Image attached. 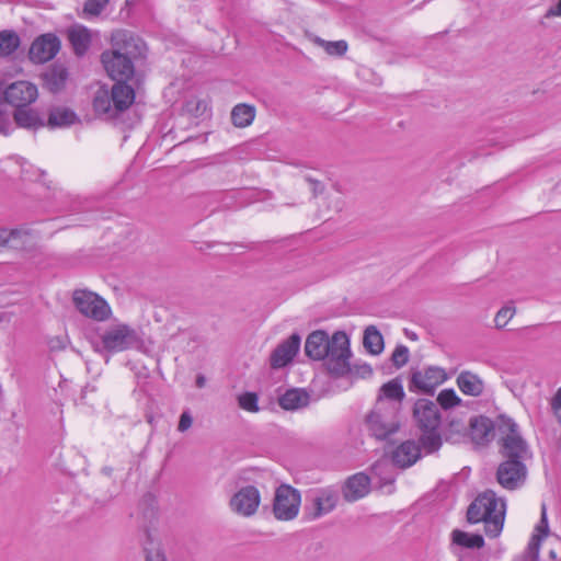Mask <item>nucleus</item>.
Here are the masks:
<instances>
[{"instance_id":"31","label":"nucleus","mask_w":561,"mask_h":561,"mask_svg":"<svg viewBox=\"0 0 561 561\" xmlns=\"http://www.w3.org/2000/svg\"><path fill=\"white\" fill-rule=\"evenodd\" d=\"M28 236V232L24 229H5L0 228V247H12L18 248L20 243L18 241H23L25 237Z\"/></svg>"},{"instance_id":"33","label":"nucleus","mask_w":561,"mask_h":561,"mask_svg":"<svg viewBox=\"0 0 561 561\" xmlns=\"http://www.w3.org/2000/svg\"><path fill=\"white\" fill-rule=\"evenodd\" d=\"M314 43L321 46L325 53L331 56H344L348 48V45L344 39L330 42L320 37H316Z\"/></svg>"},{"instance_id":"5","label":"nucleus","mask_w":561,"mask_h":561,"mask_svg":"<svg viewBox=\"0 0 561 561\" xmlns=\"http://www.w3.org/2000/svg\"><path fill=\"white\" fill-rule=\"evenodd\" d=\"M127 81H116L111 90L101 87L94 95L93 108L98 114L114 117L127 110L135 100L134 89Z\"/></svg>"},{"instance_id":"6","label":"nucleus","mask_w":561,"mask_h":561,"mask_svg":"<svg viewBox=\"0 0 561 561\" xmlns=\"http://www.w3.org/2000/svg\"><path fill=\"white\" fill-rule=\"evenodd\" d=\"M366 426L377 439H386L400 427L398 404L377 398L374 409L366 416Z\"/></svg>"},{"instance_id":"32","label":"nucleus","mask_w":561,"mask_h":561,"mask_svg":"<svg viewBox=\"0 0 561 561\" xmlns=\"http://www.w3.org/2000/svg\"><path fill=\"white\" fill-rule=\"evenodd\" d=\"M20 45L19 36L12 31H2L0 33V56H9L14 53Z\"/></svg>"},{"instance_id":"50","label":"nucleus","mask_w":561,"mask_h":561,"mask_svg":"<svg viewBox=\"0 0 561 561\" xmlns=\"http://www.w3.org/2000/svg\"><path fill=\"white\" fill-rule=\"evenodd\" d=\"M205 382H206V379H205V377L203 375H198L196 377V386L198 388H203L205 386Z\"/></svg>"},{"instance_id":"46","label":"nucleus","mask_w":561,"mask_h":561,"mask_svg":"<svg viewBox=\"0 0 561 561\" xmlns=\"http://www.w3.org/2000/svg\"><path fill=\"white\" fill-rule=\"evenodd\" d=\"M545 16L548 19L552 16H561V0L556 5L550 7Z\"/></svg>"},{"instance_id":"9","label":"nucleus","mask_w":561,"mask_h":561,"mask_svg":"<svg viewBox=\"0 0 561 561\" xmlns=\"http://www.w3.org/2000/svg\"><path fill=\"white\" fill-rule=\"evenodd\" d=\"M300 503L299 491L288 484H282L275 491L273 514L278 520H293L299 513Z\"/></svg>"},{"instance_id":"35","label":"nucleus","mask_w":561,"mask_h":561,"mask_svg":"<svg viewBox=\"0 0 561 561\" xmlns=\"http://www.w3.org/2000/svg\"><path fill=\"white\" fill-rule=\"evenodd\" d=\"M257 401H259L257 394L254 392H245L238 397L239 407L249 412H257L259 411Z\"/></svg>"},{"instance_id":"21","label":"nucleus","mask_w":561,"mask_h":561,"mask_svg":"<svg viewBox=\"0 0 561 561\" xmlns=\"http://www.w3.org/2000/svg\"><path fill=\"white\" fill-rule=\"evenodd\" d=\"M456 383L459 390L466 396L479 397L484 391L483 380L469 370L461 371L457 376Z\"/></svg>"},{"instance_id":"18","label":"nucleus","mask_w":561,"mask_h":561,"mask_svg":"<svg viewBox=\"0 0 561 561\" xmlns=\"http://www.w3.org/2000/svg\"><path fill=\"white\" fill-rule=\"evenodd\" d=\"M421 457V447L414 440H405L392 451V462L400 468H409Z\"/></svg>"},{"instance_id":"36","label":"nucleus","mask_w":561,"mask_h":561,"mask_svg":"<svg viewBox=\"0 0 561 561\" xmlns=\"http://www.w3.org/2000/svg\"><path fill=\"white\" fill-rule=\"evenodd\" d=\"M515 308L512 307V306H504L503 308H501L496 316H495V319H494V322H495V327L497 329H502L504 328L508 321L513 318V316L515 314Z\"/></svg>"},{"instance_id":"52","label":"nucleus","mask_w":561,"mask_h":561,"mask_svg":"<svg viewBox=\"0 0 561 561\" xmlns=\"http://www.w3.org/2000/svg\"><path fill=\"white\" fill-rule=\"evenodd\" d=\"M104 471L110 474L111 473V469L110 468H104Z\"/></svg>"},{"instance_id":"4","label":"nucleus","mask_w":561,"mask_h":561,"mask_svg":"<svg viewBox=\"0 0 561 561\" xmlns=\"http://www.w3.org/2000/svg\"><path fill=\"white\" fill-rule=\"evenodd\" d=\"M413 417L421 432L420 443L425 453L437 451L443 444L439 433L442 416L438 405L428 399H419L413 408Z\"/></svg>"},{"instance_id":"1","label":"nucleus","mask_w":561,"mask_h":561,"mask_svg":"<svg viewBox=\"0 0 561 561\" xmlns=\"http://www.w3.org/2000/svg\"><path fill=\"white\" fill-rule=\"evenodd\" d=\"M305 354L313 360H325L333 377H343L351 370L350 339L344 331H335L331 337L323 330L312 331L306 339Z\"/></svg>"},{"instance_id":"20","label":"nucleus","mask_w":561,"mask_h":561,"mask_svg":"<svg viewBox=\"0 0 561 561\" xmlns=\"http://www.w3.org/2000/svg\"><path fill=\"white\" fill-rule=\"evenodd\" d=\"M470 437L477 445H485L493 437V424L485 416H477L470 421Z\"/></svg>"},{"instance_id":"8","label":"nucleus","mask_w":561,"mask_h":561,"mask_svg":"<svg viewBox=\"0 0 561 561\" xmlns=\"http://www.w3.org/2000/svg\"><path fill=\"white\" fill-rule=\"evenodd\" d=\"M510 432L501 438L500 454L504 461H522L527 465L533 459L528 443L522 437L516 423L508 424Z\"/></svg>"},{"instance_id":"17","label":"nucleus","mask_w":561,"mask_h":561,"mask_svg":"<svg viewBox=\"0 0 561 561\" xmlns=\"http://www.w3.org/2000/svg\"><path fill=\"white\" fill-rule=\"evenodd\" d=\"M60 49V41L54 34H44L31 45L30 58L38 64L51 60Z\"/></svg>"},{"instance_id":"3","label":"nucleus","mask_w":561,"mask_h":561,"mask_svg":"<svg viewBox=\"0 0 561 561\" xmlns=\"http://www.w3.org/2000/svg\"><path fill=\"white\" fill-rule=\"evenodd\" d=\"M505 512V501L497 497L494 491L486 490L469 505L467 519L471 524L484 523L485 534L497 537L503 529Z\"/></svg>"},{"instance_id":"23","label":"nucleus","mask_w":561,"mask_h":561,"mask_svg":"<svg viewBox=\"0 0 561 561\" xmlns=\"http://www.w3.org/2000/svg\"><path fill=\"white\" fill-rule=\"evenodd\" d=\"M68 70L61 65H54L43 75L45 87L53 93L61 91L68 80Z\"/></svg>"},{"instance_id":"39","label":"nucleus","mask_w":561,"mask_h":561,"mask_svg":"<svg viewBox=\"0 0 561 561\" xmlns=\"http://www.w3.org/2000/svg\"><path fill=\"white\" fill-rule=\"evenodd\" d=\"M108 0H87L84 11L91 14H99L107 4Z\"/></svg>"},{"instance_id":"2","label":"nucleus","mask_w":561,"mask_h":561,"mask_svg":"<svg viewBox=\"0 0 561 561\" xmlns=\"http://www.w3.org/2000/svg\"><path fill=\"white\" fill-rule=\"evenodd\" d=\"M145 43L128 31H116L112 35V49L101 55L108 77L115 81H128L135 73L134 61L144 56Z\"/></svg>"},{"instance_id":"22","label":"nucleus","mask_w":561,"mask_h":561,"mask_svg":"<svg viewBox=\"0 0 561 561\" xmlns=\"http://www.w3.org/2000/svg\"><path fill=\"white\" fill-rule=\"evenodd\" d=\"M68 39L77 56H83L91 44L89 30L81 25H75L68 30Z\"/></svg>"},{"instance_id":"48","label":"nucleus","mask_w":561,"mask_h":561,"mask_svg":"<svg viewBox=\"0 0 561 561\" xmlns=\"http://www.w3.org/2000/svg\"><path fill=\"white\" fill-rule=\"evenodd\" d=\"M49 347L51 350H64L65 348V343L59 337H55V339H51L49 341Z\"/></svg>"},{"instance_id":"30","label":"nucleus","mask_w":561,"mask_h":561,"mask_svg":"<svg viewBox=\"0 0 561 561\" xmlns=\"http://www.w3.org/2000/svg\"><path fill=\"white\" fill-rule=\"evenodd\" d=\"M453 542L463 548H482L484 546V539L479 534H469L459 529H455L451 533Z\"/></svg>"},{"instance_id":"44","label":"nucleus","mask_w":561,"mask_h":561,"mask_svg":"<svg viewBox=\"0 0 561 561\" xmlns=\"http://www.w3.org/2000/svg\"><path fill=\"white\" fill-rule=\"evenodd\" d=\"M146 561H167L165 554L160 548L147 550Z\"/></svg>"},{"instance_id":"11","label":"nucleus","mask_w":561,"mask_h":561,"mask_svg":"<svg viewBox=\"0 0 561 561\" xmlns=\"http://www.w3.org/2000/svg\"><path fill=\"white\" fill-rule=\"evenodd\" d=\"M528 477V468L522 461H502L496 470L497 483L507 491L524 486Z\"/></svg>"},{"instance_id":"43","label":"nucleus","mask_w":561,"mask_h":561,"mask_svg":"<svg viewBox=\"0 0 561 561\" xmlns=\"http://www.w3.org/2000/svg\"><path fill=\"white\" fill-rule=\"evenodd\" d=\"M551 409L553 413L561 420V387L557 390L551 399Z\"/></svg>"},{"instance_id":"15","label":"nucleus","mask_w":561,"mask_h":561,"mask_svg":"<svg viewBox=\"0 0 561 561\" xmlns=\"http://www.w3.org/2000/svg\"><path fill=\"white\" fill-rule=\"evenodd\" d=\"M339 493L333 488L318 489L312 492L311 506L307 507V515L314 520L332 512L337 503Z\"/></svg>"},{"instance_id":"29","label":"nucleus","mask_w":561,"mask_h":561,"mask_svg":"<svg viewBox=\"0 0 561 561\" xmlns=\"http://www.w3.org/2000/svg\"><path fill=\"white\" fill-rule=\"evenodd\" d=\"M404 396L405 393L401 382L398 379H392L382 385L378 398H383L387 401L396 402L398 404V411H400V405Z\"/></svg>"},{"instance_id":"38","label":"nucleus","mask_w":561,"mask_h":561,"mask_svg":"<svg viewBox=\"0 0 561 561\" xmlns=\"http://www.w3.org/2000/svg\"><path fill=\"white\" fill-rule=\"evenodd\" d=\"M350 368H351V370L347 374H351L354 376L367 378L373 375V369H371L370 365H368L366 363L354 364L353 366L350 365Z\"/></svg>"},{"instance_id":"19","label":"nucleus","mask_w":561,"mask_h":561,"mask_svg":"<svg viewBox=\"0 0 561 561\" xmlns=\"http://www.w3.org/2000/svg\"><path fill=\"white\" fill-rule=\"evenodd\" d=\"M370 479L365 473L350 477L343 486V496L347 502H355L369 493Z\"/></svg>"},{"instance_id":"51","label":"nucleus","mask_w":561,"mask_h":561,"mask_svg":"<svg viewBox=\"0 0 561 561\" xmlns=\"http://www.w3.org/2000/svg\"><path fill=\"white\" fill-rule=\"evenodd\" d=\"M405 333H407V336H409L410 339L416 340V334L415 333H411L410 334L408 331H405Z\"/></svg>"},{"instance_id":"45","label":"nucleus","mask_w":561,"mask_h":561,"mask_svg":"<svg viewBox=\"0 0 561 561\" xmlns=\"http://www.w3.org/2000/svg\"><path fill=\"white\" fill-rule=\"evenodd\" d=\"M542 540L541 538V535H533L529 543H528V549L538 554V551H539V545H540V541Z\"/></svg>"},{"instance_id":"24","label":"nucleus","mask_w":561,"mask_h":561,"mask_svg":"<svg viewBox=\"0 0 561 561\" xmlns=\"http://www.w3.org/2000/svg\"><path fill=\"white\" fill-rule=\"evenodd\" d=\"M309 394L302 389H289L278 398V404L288 411L299 410L309 404Z\"/></svg>"},{"instance_id":"28","label":"nucleus","mask_w":561,"mask_h":561,"mask_svg":"<svg viewBox=\"0 0 561 561\" xmlns=\"http://www.w3.org/2000/svg\"><path fill=\"white\" fill-rule=\"evenodd\" d=\"M255 107L245 103L237 104L231 111V121L236 127L244 128L252 124Z\"/></svg>"},{"instance_id":"10","label":"nucleus","mask_w":561,"mask_h":561,"mask_svg":"<svg viewBox=\"0 0 561 561\" xmlns=\"http://www.w3.org/2000/svg\"><path fill=\"white\" fill-rule=\"evenodd\" d=\"M73 302L80 313L95 321H104L111 314V308L107 302L92 291L76 290L73 293Z\"/></svg>"},{"instance_id":"12","label":"nucleus","mask_w":561,"mask_h":561,"mask_svg":"<svg viewBox=\"0 0 561 561\" xmlns=\"http://www.w3.org/2000/svg\"><path fill=\"white\" fill-rule=\"evenodd\" d=\"M447 379L444 368L428 366L423 370H413L411 373L409 390L433 393L434 390Z\"/></svg>"},{"instance_id":"47","label":"nucleus","mask_w":561,"mask_h":561,"mask_svg":"<svg viewBox=\"0 0 561 561\" xmlns=\"http://www.w3.org/2000/svg\"><path fill=\"white\" fill-rule=\"evenodd\" d=\"M312 184V191L314 196H317L319 193H322L323 191V184L317 180H311L310 178L307 179Z\"/></svg>"},{"instance_id":"16","label":"nucleus","mask_w":561,"mask_h":561,"mask_svg":"<svg viewBox=\"0 0 561 561\" xmlns=\"http://www.w3.org/2000/svg\"><path fill=\"white\" fill-rule=\"evenodd\" d=\"M300 343V335L293 333L273 350L270 355V366L273 369H279L288 365L298 353Z\"/></svg>"},{"instance_id":"42","label":"nucleus","mask_w":561,"mask_h":561,"mask_svg":"<svg viewBox=\"0 0 561 561\" xmlns=\"http://www.w3.org/2000/svg\"><path fill=\"white\" fill-rule=\"evenodd\" d=\"M192 423H193V417H192L190 411H184L180 416L178 430L180 432H185L192 426Z\"/></svg>"},{"instance_id":"7","label":"nucleus","mask_w":561,"mask_h":561,"mask_svg":"<svg viewBox=\"0 0 561 561\" xmlns=\"http://www.w3.org/2000/svg\"><path fill=\"white\" fill-rule=\"evenodd\" d=\"M101 341L103 348L108 353L139 350L144 345L139 332L127 324L110 327L101 335Z\"/></svg>"},{"instance_id":"14","label":"nucleus","mask_w":561,"mask_h":561,"mask_svg":"<svg viewBox=\"0 0 561 561\" xmlns=\"http://www.w3.org/2000/svg\"><path fill=\"white\" fill-rule=\"evenodd\" d=\"M37 95L36 85L28 81H15L9 84L3 92L4 101L15 108L28 106L37 99Z\"/></svg>"},{"instance_id":"34","label":"nucleus","mask_w":561,"mask_h":561,"mask_svg":"<svg viewBox=\"0 0 561 561\" xmlns=\"http://www.w3.org/2000/svg\"><path fill=\"white\" fill-rule=\"evenodd\" d=\"M439 407L444 410H448L461 404V399L457 396L456 391L451 388L443 389L436 399Z\"/></svg>"},{"instance_id":"27","label":"nucleus","mask_w":561,"mask_h":561,"mask_svg":"<svg viewBox=\"0 0 561 561\" xmlns=\"http://www.w3.org/2000/svg\"><path fill=\"white\" fill-rule=\"evenodd\" d=\"M363 345L371 355H379L383 351V337L375 325L365 329Z\"/></svg>"},{"instance_id":"40","label":"nucleus","mask_w":561,"mask_h":561,"mask_svg":"<svg viewBox=\"0 0 561 561\" xmlns=\"http://www.w3.org/2000/svg\"><path fill=\"white\" fill-rule=\"evenodd\" d=\"M12 123L10 121V115L0 108V134L7 136L12 131Z\"/></svg>"},{"instance_id":"26","label":"nucleus","mask_w":561,"mask_h":561,"mask_svg":"<svg viewBox=\"0 0 561 561\" xmlns=\"http://www.w3.org/2000/svg\"><path fill=\"white\" fill-rule=\"evenodd\" d=\"M13 117L16 125L23 128H37L45 125L41 116L27 106L16 107Z\"/></svg>"},{"instance_id":"37","label":"nucleus","mask_w":561,"mask_h":561,"mask_svg":"<svg viewBox=\"0 0 561 561\" xmlns=\"http://www.w3.org/2000/svg\"><path fill=\"white\" fill-rule=\"evenodd\" d=\"M391 360L397 368L403 367L409 362V348L405 345H398L391 355Z\"/></svg>"},{"instance_id":"13","label":"nucleus","mask_w":561,"mask_h":561,"mask_svg":"<svg viewBox=\"0 0 561 561\" xmlns=\"http://www.w3.org/2000/svg\"><path fill=\"white\" fill-rule=\"evenodd\" d=\"M261 494L256 486L245 485L239 489L230 499L231 511L243 517L253 516L260 506Z\"/></svg>"},{"instance_id":"49","label":"nucleus","mask_w":561,"mask_h":561,"mask_svg":"<svg viewBox=\"0 0 561 561\" xmlns=\"http://www.w3.org/2000/svg\"><path fill=\"white\" fill-rule=\"evenodd\" d=\"M549 558L553 561H561V549H550L549 551Z\"/></svg>"},{"instance_id":"41","label":"nucleus","mask_w":561,"mask_h":561,"mask_svg":"<svg viewBox=\"0 0 561 561\" xmlns=\"http://www.w3.org/2000/svg\"><path fill=\"white\" fill-rule=\"evenodd\" d=\"M548 518H547V512H546V505L542 504L541 506V518L536 526V535H541V538L546 537L548 535Z\"/></svg>"},{"instance_id":"25","label":"nucleus","mask_w":561,"mask_h":561,"mask_svg":"<svg viewBox=\"0 0 561 561\" xmlns=\"http://www.w3.org/2000/svg\"><path fill=\"white\" fill-rule=\"evenodd\" d=\"M77 121V115L73 111L64 107H51L48 113L47 125L50 128L68 127Z\"/></svg>"}]
</instances>
